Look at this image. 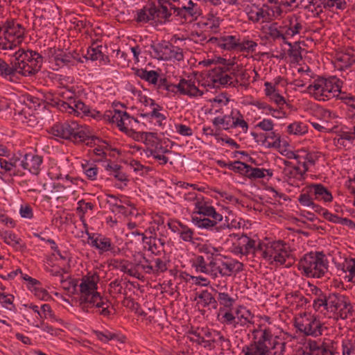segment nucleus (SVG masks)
Masks as SVG:
<instances>
[{"mask_svg": "<svg viewBox=\"0 0 355 355\" xmlns=\"http://www.w3.org/2000/svg\"><path fill=\"white\" fill-rule=\"evenodd\" d=\"M48 132L57 141L63 139L75 145L82 144L83 139L87 137L84 125H80L76 121L56 122L49 128Z\"/></svg>", "mask_w": 355, "mask_h": 355, "instance_id": "f257e3e1", "label": "nucleus"}, {"mask_svg": "<svg viewBox=\"0 0 355 355\" xmlns=\"http://www.w3.org/2000/svg\"><path fill=\"white\" fill-rule=\"evenodd\" d=\"M297 268L307 277L320 278L327 272L328 261L322 251L310 252L300 259Z\"/></svg>", "mask_w": 355, "mask_h": 355, "instance_id": "f03ea898", "label": "nucleus"}, {"mask_svg": "<svg viewBox=\"0 0 355 355\" xmlns=\"http://www.w3.org/2000/svg\"><path fill=\"white\" fill-rule=\"evenodd\" d=\"M80 296L79 299L80 306L85 312H89V309L93 307L102 308L99 311V314L103 316H109L110 311L109 310L111 302L106 298H104L97 292V289H93V287L82 282L80 284Z\"/></svg>", "mask_w": 355, "mask_h": 355, "instance_id": "7ed1b4c3", "label": "nucleus"}, {"mask_svg": "<svg viewBox=\"0 0 355 355\" xmlns=\"http://www.w3.org/2000/svg\"><path fill=\"white\" fill-rule=\"evenodd\" d=\"M173 3H180V0H148L146 4L137 11L135 18L137 23H149L151 20L155 19L156 17L159 16L165 17L168 19L171 13L168 9L170 4Z\"/></svg>", "mask_w": 355, "mask_h": 355, "instance_id": "20e7f679", "label": "nucleus"}, {"mask_svg": "<svg viewBox=\"0 0 355 355\" xmlns=\"http://www.w3.org/2000/svg\"><path fill=\"white\" fill-rule=\"evenodd\" d=\"M14 57L17 62L19 74L21 76H33L42 68L43 57L36 51L20 49L15 53Z\"/></svg>", "mask_w": 355, "mask_h": 355, "instance_id": "39448f33", "label": "nucleus"}, {"mask_svg": "<svg viewBox=\"0 0 355 355\" xmlns=\"http://www.w3.org/2000/svg\"><path fill=\"white\" fill-rule=\"evenodd\" d=\"M327 311L334 313L336 319H346L347 316L352 315L353 306L349 297L338 293H329L327 295Z\"/></svg>", "mask_w": 355, "mask_h": 355, "instance_id": "423d86ee", "label": "nucleus"}, {"mask_svg": "<svg viewBox=\"0 0 355 355\" xmlns=\"http://www.w3.org/2000/svg\"><path fill=\"white\" fill-rule=\"evenodd\" d=\"M302 193H308L310 197L314 195L313 200L324 202H331L334 199L331 192L320 183H311L306 185L303 188Z\"/></svg>", "mask_w": 355, "mask_h": 355, "instance_id": "0eeeda50", "label": "nucleus"}, {"mask_svg": "<svg viewBox=\"0 0 355 355\" xmlns=\"http://www.w3.org/2000/svg\"><path fill=\"white\" fill-rule=\"evenodd\" d=\"M168 12L171 13L168 19H164V17L157 16L155 19L151 20L149 23L153 26L162 25L166 23H170L174 20L178 21L180 25L187 24V22L184 21V15L182 11V7L180 6V3L178 5L170 4V8L168 9Z\"/></svg>", "mask_w": 355, "mask_h": 355, "instance_id": "6e6552de", "label": "nucleus"}, {"mask_svg": "<svg viewBox=\"0 0 355 355\" xmlns=\"http://www.w3.org/2000/svg\"><path fill=\"white\" fill-rule=\"evenodd\" d=\"M43 162L42 156L26 153L24 155L23 159L20 161L19 166L28 170L33 175H38L41 171V165Z\"/></svg>", "mask_w": 355, "mask_h": 355, "instance_id": "1a4fd4ad", "label": "nucleus"}, {"mask_svg": "<svg viewBox=\"0 0 355 355\" xmlns=\"http://www.w3.org/2000/svg\"><path fill=\"white\" fill-rule=\"evenodd\" d=\"M2 28L1 36L10 42V37L24 38L25 28L20 24H16L14 19L7 20Z\"/></svg>", "mask_w": 355, "mask_h": 355, "instance_id": "9d476101", "label": "nucleus"}, {"mask_svg": "<svg viewBox=\"0 0 355 355\" xmlns=\"http://www.w3.org/2000/svg\"><path fill=\"white\" fill-rule=\"evenodd\" d=\"M191 223L199 229H205L210 231H216L220 232L225 228H230V225L221 224L216 226V221L211 220L210 218L206 217H200L191 214Z\"/></svg>", "mask_w": 355, "mask_h": 355, "instance_id": "9b49d317", "label": "nucleus"}, {"mask_svg": "<svg viewBox=\"0 0 355 355\" xmlns=\"http://www.w3.org/2000/svg\"><path fill=\"white\" fill-rule=\"evenodd\" d=\"M218 291L214 288H211V291L206 289L197 292L195 300L198 298L200 301L197 302L196 305L201 304L204 308L211 306L213 309H217L218 304L215 297Z\"/></svg>", "mask_w": 355, "mask_h": 355, "instance_id": "f8f14e48", "label": "nucleus"}, {"mask_svg": "<svg viewBox=\"0 0 355 355\" xmlns=\"http://www.w3.org/2000/svg\"><path fill=\"white\" fill-rule=\"evenodd\" d=\"M49 55H51V62L53 61L55 65L61 68L63 67H72L73 61L71 60V55L69 52L67 53L61 49H49Z\"/></svg>", "mask_w": 355, "mask_h": 355, "instance_id": "ddd939ff", "label": "nucleus"}, {"mask_svg": "<svg viewBox=\"0 0 355 355\" xmlns=\"http://www.w3.org/2000/svg\"><path fill=\"white\" fill-rule=\"evenodd\" d=\"M340 69L350 67L355 63V50L347 48L345 51L337 52L334 57Z\"/></svg>", "mask_w": 355, "mask_h": 355, "instance_id": "4468645a", "label": "nucleus"}, {"mask_svg": "<svg viewBox=\"0 0 355 355\" xmlns=\"http://www.w3.org/2000/svg\"><path fill=\"white\" fill-rule=\"evenodd\" d=\"M17 73H19V70L15 58L8 64L0 58V76L14 82V78Z\"/></svg>", "mask_w": 355, "mask_h": 355, "instance_id": "2eb2a0df", "label": "nucleus"}, {"mask_svg": "<svg viewBox=\"0 0 355 355\" xmlns=\"http://www.w3.org/2000/svg\"><path fill=\"white\" fill-rule=\"evenodd\" d=\"M318 83L321 85L320 90H337L339 94L341 93L343 81L336 76H329L327 78L323 76H318Z\"/></svg>", "mask_w": 355, "mask_h": 355, "instance_id": "dca6fc26", "label": "nucleus"}, {"mask_svg": "<svg viewBox=\"0 0 355 355\" xmlns=\"http://www.w3.org/2000/svg\"><path fill=\"white\" fill-rule=\"evenodd\" d=\"M219 47L229 51L238 50L240 52H244L247 49L243 44H240L239 39L236 38L235 35L223 36Z\"/></svg>", "mask_w": 355, "mask_h": 355, "instance_id": "f3484780", "label": "nucleus"}, {"mask_svg": "<svg viewBox=\"0 0 355 355\" xmlns=\"http://www.w3.org/2000/svg\"><path fill=\"white\" fill-rule=\"evenodd\" d=\"M73 112L72 114L79 116L83 114L87 116H91L93 119H98L101 116L99 111L93 110H91L89 107L85 105L81 100L78 99L72 105Z\"/></svg>", "mask_w": 355, "mask_h": 355, "instance_id": "a211bd4d", "label": "nucleus"}, {"mask_svg": "<svg viewBox=\"0 0 355 355\" xmlns=\"http://www.w3.org/2000/svg\"><path fill=\"white\" fill-rule=\"evenodd\" d=\"M280 28L285 30V34H286V35L293 37L300 33V31L302 29V25L299 17L293 15L292 17H288L285 21V26Z\"/></svg>", "mask_w": 355, "mask_h": 355, "instance_id": "6ab92c4d", "label": "nucleus"}, {"mask_svg": "<svg viewBox=\"0 0 355 355\" xmlns=\"http://www.w3.org/2000/svg\"><path fill=\"white\" fill-rule=\"evenodd\" d=\"M136 76L139 77L141 79L147 81L148 83L156 85L158 83L159 73L155 70L148 71L146 69H139L136 67L132 68Z\"/></svg>", "mask_w": 355, "mask_h": 355, "instance_id": "aec40b11", "label": "nucleus"}, {"mask_svg": "<svg viewBox=\"0 0 355 355\" xmlns=\"http://www.w3.org/2000/svg\"><path fill=\"white\" fill-rule=\"evenodd\" d=\"M304 322H306V336L316 337L322 335V324L315 316L309 315V318L304 319Z\"/></svg>", "mask_w": 355, "mask_h": 355, "instance_id": "412c9836", "label": "nucleus"}, {"mask_svg": "<svg viewBox=\"0 0 355 355\" xmlns=\"http://www.w3.org/2000/svg\"><path fill=\"white\" fill-rule=\"evenodd\" d=\"M21 154L18 152L16 154H14L7 161L3 158H0V167L1 169L4 170V172L0 171V178L1 175L5 173L9 172L11 173L14 168H15L21 161Z\"/></svg>", "mask_w": 355, "mask_h": 355, "instance_id": "4be33fe9", "label": "nucleus"}, {"mask_svg": "<svg viewBox=\"0 0 355 355\" xmlns=\"http://www.w3.org/2000/svg\"><path fill=\"white\" fill-rule=\"evenodd\" d=\"M110 265L113 268L119 269L121 272L127 273L129 276L140 279V273L137 270L128 269V266L132 264L129 261L125 259H112Z\"/></svg>", "mask_w": 355, "mask_h": 355, "instance_id": "5701e85b", "label": "nucleus"}, {"mask_svg": "<svg viewBox=\"0 0 355 355\" xmlns=\"http://www.w3.org/2000/svg\"><path fill=\"white\" fill-rule=\"evenodd\" d=\"M178 91L181 94L196 97L194 93L198 91V87L195 85L194 81L181 78L178 84Z\"/></svg>", "mask_w": 355, "mask_h": 355, "instance_id": "b1692460", "label": "nucleus"}, {"mask_svg": "<svg viewBox=\"0 0 355 355\" xmlns=\"http://www.w3.org/2000/svg\"><path fill=\"white\" fill-rule=\"evenodd\" d=\"M242 353L244 355H270V350L269 347H263L252 341L243 347Z\"/></svg>", "mask_w": 355, "mask_h": 355, "instance_id": "393cba45", "label": "nucleus"}, {"mask_svg": "<svg viewBox=\"0 0 355 355\" xmlns=\"http://www.w3.org/2000/svg\"><path fill=\"white\" fill-rule=\"evenodd\" d=\"M222 266H225V270H223L220 267H217L218 272L221 276H230L234 271L239 273L243 270V263L237 260L230 263L222 261Z\"/></svg>", "mask_w": 355, "mask_h": 355, "instance_id": "a878e982", "label": "nucleus"}, {"mask_svg": "<svg viewBox=\"0 0 355 355\" xmlns=\"http://www.w3.org/2000/svg\"><path fill=\"white\" fill-rule=\"evenodd\" d=\"M298 202L304 208L311 207L312 209L319 214H322L326 209L314 202L313 198L310 197L308 193H301L298 197Z\"/></svg>", "mask_w": 355, "mask_h": 355, "instance_id": "bb28decb", "label": "nucleus"}, {"mask_svg": "<svg viewBox=\"0 0 355 355\" xmlns=\"http://www.w3.org/2000/svg\"><path fill=\"white\" fill-rule=\"evenodd\" d=\"M236 322L241 327L245 326L247 323H252L250 321L253 318L254 315L252 312L243 306H239L235 311Z\"/></svg>", "mask_w": 355, "mask_h": 355, "instance_id": "cd10ccee", "label": "nucleus"}, {"mask_svg": "<svg viewBox=\"0 0 355 355\" xmlns=\"http://www.w3.org/2000/svg\"><path fill=\"white\" fill-rule=\"evenodd\" d=\"M202 332L204 336V340H200L202 343V346L209 349L215 348V343H218V340L215 338L217 336L215 334V331H212L208 328H202Z\"/></svg>", "mask_w": 355, "mask_h": 355, "instance_id": "c85d7f7f", "label": "nucleus"}, {"mask_svg": "<svg viewBox=\"0 0 355 355\" xmlns=\"http://www.w3.org/2000/svg\"><path fill=\"white\" fill-rule=\"evenodd\" d=\"M154 261L155 263V266L152 265H146L143 267V270L146 273L158 275L159 274L167 270L168 268L165 261H162L159 258L155 259Z\"/></svg>", "mask_w": 355, "mask_h": 355, "instance_id": "c756f323", "label": "nucleus"}, {"mask_svg": "<svg viewBox=\"0 0 355 355\" xmlns=\"http://www.w3.org/2000/svg\"><path fill=\"white\" fill-rule=\"evenodd\" d=\"M314 289L315 290L314 294L318 295V297L313 300V309L315 311L320 312L327 311V295L324 294L323 292L318 287L315 286Z\"/></svg>", "mask_w": 355, "mask_h": 355, "instance_id": "7c9ffc66", "label": "nucleus"}, {"mask_svg": "<svg viewBox=\"0 0 355 355\" xmlns=\"http://www.w3.org/2000/svg\"><path fill=\"white\" fill-rule=\"evenodd\" d=\"M338 343L329 340L327 342L324 341L320 346V350L316 355H338L337 352Z\"/></svg>", "mask_w": 355, "mask_h": 355, "instance_id": "2f4dec72", "label": "nucleus"}, {"mask_svg": "<svg viewBox=\"0 0 355 355\" xmlns=\"http://www.w3.org/2000/svg\"><path fill=\"white\" fill-rule=\"evenodd\" d=\"M107 164L105 166V169L107 171H112L113 176L120 182H128L129 180L125 173L121 171L122 166L119 164H113L112 162L109 159Z\"/></svg>", "mask_w": 355, "mask_h": 355, "instance_id": "473e14b6", "label": "nucleus"}, {"mask_svg": "<svg viewBox=\"0 0 355 355\" xmlns=\"http://www.w3.org/2000/svg\"><path fill=\"white\" fill-rule=\"evenodd\" d=\"M231 74L235 78H239L241 80V83H240L241 87H243L245 88L248 87L250 76L245 69H242L241 65H236L235 69H233L231 71Z\"/></svg>", "mask_w": 355, "mask_h": 355, "instance_id": "72a5a7b5", "label": "nucleus"}, {"mask_svg": "<svg viewBox=\"0 0 355 355\" xmlns=\"http://www.w3.org/2000/svg\"><path fill=\"white\" fill-rule=\"evenodd\" d=\"M173 58L178 61L183 60L184 54L180 47L174 46V47L168 49L166 52L162 53L161 57V60H169Z\"/></svg>", "mask_w": 355, "mask_h": 355, "instance_id": "f704fd0d", "label": "nucleus"}, {"mask_svg": "<svg viewBox=\"0 0 355 355\" xmlns=\"http://www.w3.org/2000/svg\"><path fill=\"white\" fill-rule=\"evenodd\" d=\"M284 44H287L290 49L288 50V55L293 58V61L299 62L302 60L301 53L302 48L300 46V42H296L293 44L291 42L284 41Z\"/></svg>", "mask_w": 355, "mask_h": 355, "instance_id": "c9c22d12", "label": "nucleus"}, {"mask_svg": "<svg viewBox=\"0 0 355 355\" xmlns=\"http://www.w3.org/2000/svg\"><path fill=\"white\" fill-rule=\"evenodd\" d=\"M175 223H176L179 228V232H178L180 234V237L186 242H191L193 240V236L194 234V232L193 230H191L190 227H189L187 225L183 224L180 221L174 220Z\"/></svg>", "mask_w": 355, "mask_h": 355, "instance_id": "e433bc0d", "label": "nucleus"}, {"mask_svg": "<svg viewBox=\"0 0 355 355\" xmlns=\"http://www.w3.org/2000/svg\"><path fill=\"white\" fill-rule=\"evenodd\" d=\"M128 132H132V137L135 141H144L146 144H149L150 142V137H154L157 139V133L153 132H136L132 129L129 130Z\"/></svg>", "mask_w": 355, "mask_h": 355, "instance_id": "4c0bfd02", "label": "nucleus"}, {"mask_svg": "<svg viewBox=\"0 0 355 355\" xmlns=\"http://www.w3.org/2000/svg\"><path fill=\"white\" fill-rule=\"evenodd\" d=\"M257 11L253 10L251 8H246V13L248 19L253 22H258L261 19H266L269 15L268 12L265 11L263 8H259L257 6Z\"/></svg>", "mask_w": 355, "mask_h": 355, "instance_id": "58836bf2", "label": "nucleus"}, {"mask_svg": "<svg viewBox=\"0 0 355 355\" xmlns=\"http://www.w3.org/2000/svg\"><path fill=\"white\" fill-rule=\"evenodd\" d=\"M281 26H279L277 23L274 22L270 24V26L268 27V35L271 37H272L274 40L282 38L283 41H287L285 34V30L284 28H281Z\"/></svg>", "mask_w": 355, "mask_h": 355, "instance_id": "ea45409f", "label": "nucleus"}, {"mask_svg": "<svg viewBox=\"0 0 355 355\" xmlns=\"http://www.w3.org/2000/svg\"><path fill=\"white\" fill-rule=\"evenodd\" d=\"M287 132L290 135H302L308 132V127L302 122H294L288 125Z\"/></svg>", "mask_w": 355, "mask_h": 355, "instance_id": "a19ab883", "label": "nucleus"}, {"mask_svg": "<svg viewBox=\"0 0 355 355\" xmlns=\"http://www.w3.org/2000/svg\"><path fill=\"white\" fill-rule=\"evenodd\" d=\"M72 189H73L71 185H63L60 183H54L53 189L49 194L53 197L58 196L57 200H59L62 198L60 196L71 191Z\"/></svg>", "mask_w": 355, "mask_h": 355, "instance_id": "79ce46f5", "label": "nucleus"}, {"mask_svg": "<svg viewBox=\"0 0 355 355\" xmlns=\"http://www.w3.org/2000/svg\"><path fill=\"white\" fill-rule=\"evenodd\" d=\"M171 47H174V45L171 42L165 40H162L157 45H155L154 42L150 44V48L156 53L157 58L159 60H161L162 53L166 52L167 50L171 49Z\"/></svg>", "mask_w": 355, "mask_h": 355, "instance_id": "37998d69", "label": "nucleus"}, {"mask_svg": "<svg viewBox=\"0 0 355 355\" xmlns=\"http://www.w3.org/2000/svg\"><path fill=\"white\" fill-rule=\"evenodd\" d=\"M182 9L184 15V21L187 24L192 23L197 20L198 17L202 15V10H196L186 6H182Z\"/></svg>", "mask_w": 355, "mask_h": 355, "instance_id": "c03bdc74", "label": "nucleus"}, {"mask_svg": "<svg viewBox=\"0 0 355 355\" xmlns=\"http://www.w3.org/2000/svg\"><path fill=\"white\" fill-rule=\"evenodd\" d=\"M82 203H85V200L83 199H81L78 202V207L76 208V211L77 213L81 214L80 216V219L83 222L85 230H88V225L85 218V214H86L87 209L92 210L94 206L92 202H88L87 204H86V207H82Z\"/></svg>", "mask_w": 355, "mask_h": 355, "instance_id": "a18cd8bd", "label": "nucleus"}, {"mask_svg": "<svg viewBox=\"0 0 355 355\" xmlns=\"http://www.w3.org/2000/svg\"><path fill=\"white\" fill-rule=\"evenodd\" d=\"M213 206H207V203L201 204L200 202H195V209L192 214L196 216V214L202 215L205 217H209L211 211H213Z\"/></svg>", "mask_w": 355, "mask_h": 355, "instance_id": "49530a36", "label": "nucleus"}, {"mask_svg": "<svg viewBox=\"0 0 355 355\" xmlns=\"http://www.w3.org/2000/svg\"><path fill=\"white\" fill-rule=\"evenodd\" d=\"M286 245L287 244L284 241L278 240L268 243L266 244L265 248L268 249L272 257L279 252H282V249H284V247H286Z\"/></svg>", "mask_w": 355, "mask_h": 355, "instance_id": "de8ad7c7", "label": "nucleus"}, {"mask_svg": "<svg viewBox=\"0 0 355 355\" xmlns=\"http://www.w3.org/2000/svg\"><path fill=\"white\" fill-rule=\"evenodd\" d=\"M324 8H330L334 6L338 10H345L347 8L345 0H319Z\"/></svg>", "mask_w": 355, "mask_h": 355, "instance_id": "09e8293b", "label": "nucleus"}, {"mask_svg": "<svg viewBox=\"0 0 355 355\" xmlns=\"http://www.w3.org/2000/svg\"><path fill=\"white\" fill-rule=\"evenodd\" d=\"M231 237H237L239 240L244 239L245 244V254H248L250 250H254L256 242L254 239L249 238L245 234H242L241 236L236 234L230 235Z\"/></svg>", "mask_w": 355, "mask_h": 355, "instance_id": "8fccbe9b", "label": "nucleus"}, {"mask_svg": "<svg viewBox=\"0 0 355 355\" xmlns=\"http://www.w3.org/2000/svg\"><path fill=\"white\" fill-rule=\"evenodd\" d=\"M23 103L28 106L29 108H33L36 110L39 107L43 100L37 97L32 96L31 94H26L23 96Z\"/></svg>", "mask_w": 355, "mask_h": 355, "instance_id": "3c124183", "label": "nucleus"}, {"mask_svg": "<svg viewBox=\"0 0 355 355\" xmlns=\"http://www.w3.org/2000/svg\"><path fill=\"white\" fill-rule=\"evenodd\" d=\"M217 302L225 308L231 309L235 302V300L231 297L227 293H217Z\"/></svg>", "mask_w": 355, "mask_h": 355, "instance_id": "603ef678", "label": "nucleus"}, {"mask_svg": "<svg viewBox=\"0 0 355 355\" xmlns=\"http://www.w3.org/2000/svg\"><path fill=\"white\" fill-rule=\"evenodd\" d=\"M157 89H164L168 92H173L174 94H176L178 91V85H174L172 83H168L166 78H162L159 80L158 79V83L156 85Z\"/></svg>", "mask_w": 355, "mask_h": 355, "instance_id": "864d4df0", "label": "nucleus"}, {"mask_svg": "<svg viewBox=\"0 0 355 355\" xmlns=\"http://www.w3.org/2000/svg\"><path fill=\"white\" fill-rule=\"evenodd\" d=\"M98 251L100 254L108 252L109 250H114L112 248V241L110 238L99 234Z\"/></svg>", "mask_w": 355, "mask_h": 355, "instance_id": "5fc2aeb1", "label": "nucleus"}, {"mask_svg": "<svg viewBox=\"0 0 355 355\" xmlns=\"http://www.w3.org/2000/svg\"><path fill=\"white\" fill-rule=\"evenodd\" d=\"M237 117L234 116V119L232 120L231 126L232 128H235L236 127H241L244 132H246L248 129V123L243 119V114L240 112V111L236 110Z\"/></svg>", "mask_w": 355, "mask_h": 355, "instance_id": "6e6d98bb", "label": "nucleus"}, {"mask_svg": "<svg viewBox=\"0 0 355 355\" xmlns=\"http://www.w3.org/2000/svg\"><path fill=\"white\" fill-rule=\"evenodd\" d=\"M286 258H293V254L288 252L286 250V248L284 247V249H282V252H279L275 254L272 259H273L275 261L279 263L280 265H284L286 261Z\"/></svg>", "mask_w": 355, "mask_h": 355, "instance_id": "4d7b16f0", "label": "nucleus"}, {"mask_svg": "<svg viewBox=\"0 0 355 355\" xmlns=\"http://www.w3.org/2000/svg\"><path fill=\"white\" fill-rule=\"evenodd\" d=\"M272 336H273L270 328H266L263 331L262 335L259 338V339L258 340H253V342L263 347H268L266 343H270V341H272Z\"/></svg>", "mask_w": 355, "mask_h": 355, "instance_id": "13d9d810", "label": "nucleus"}, {"mask_svg": "<svg viewBox=\"0 0 355 355\" xmlns=\"http://www.w3.org/2000/svg\"><path fill=\"white\" fill-rule=\"evenodd\" d=\"M302 153V157L306 160V162L315 165L316 161L318 159L319 156L317 155V153L315 152H309L305 149H301L298 151Z\"/></svg>", "mask_w": 355, "mask_h": 355, "instance_id": "bf43d9fd", "label": "nucleus"}, {"mask_svg": "<svg viewBox=\"0 0 355 355\" xmlns=\"http://www.w3.org/2000/svg\"><path fill=\"white\" fill-rule=\"evenodd\" d=\"M267 137H268V139H275L273 142H268L266 144V146L267 148H279L281 146V136L279 134H276L275 132H270V133L267 134Z\"/></svg>", "mask_w": 355, "mask_h": 355, "instance_id": "052dcab7", "label": "nucleus"}, {"mask_svg": "<svg viewBox=\"0 0 355 355\" xmlns=\"http://www.w3.org/2000/svg\"><path fill=\"white\" fill-rule=\"evenodd\" d=\"M83 168L84 169V173L89 180H95L96 179L98 167L96 165H83Z\"/></svg>", "mask_w": 355, "mask_h": 355, "instance_id": "680f3d73", "label": "nucleus"}, {"mask_svg": "<svg viewBox=\"0 0 355 355\" xmlns=\"http://www.w3.org/2000/svg\"><path fill=\"white\" fill-rule=\"evenodd\" d=\"M99 281V275L98 272H95L94 274L90 275L88 273L87 275L84 276L82 278V282H85L86 284L91 285L93 287V289L98 288V282Z\"/></svg>", "mask_w": 355, "mask_h": 355, "instance_id": "e2e57ef3", "label": "nucleus"}, {"mask_svg": "<svg viewBox=\"0 0 355 355\" xmlns=\"http://www.w3.org/2000/svg\"><path fill=\"white\" fill-rule=\"evenodd\" d=\"M110 123H116L119 129L126 134L128 133V128L125 126L124 121L119 114H114L110 119Z\"/></svg>", "mask_w": 355, "mask_h": 355, "instance_id": "0e129e2a", "label": "nucleus"}, {"mask_svg": "<svg viewBox=\"0 0 355 355\" xmlns=\"http://www.w3.org/2000/svg\"><path fill=\"white\" fill-rule=\"evenodd\" d=\"M0 236L3 241L9 245H12L17 239V236L15 233L7 230H0Z\"/></svg>", "mask_w": 355, "mask_h": 355, "instance_id": "69168bd1", "label": "nucleus"}, {"mask_svg": "<svg viewBox=\"0 0 355 355\" xmlns=\"http://www.w3.org/2000/svg\"><path fill=\"white\" fill-rule=\"evenodd\" d=\"M101 56H102L101 50L94 49V47L90 46L87 49V52L86 55L83 56V58L86 60H90L92 61L98 60Z\"/></svg>", "mask_w": 355, "mask_h": 355, "instance_id": "338daca9", "label": "nucleus"}, {"mask_svg": "<svg viewBox=\"0 0 355 355\" xmlns=\"http://www.w3.org/2000/svg\"><path fill=\"white\" fill-rule=\"evenodd\" d=\"M320 346L317 341L309 340L307 342L306 349H309V352H304V355H316L317 352L320 350Z\"/></svg>", "mask_w": 355, "mask_h": 355, "instance_id": "774afa93", "label": "nucleus"}]
</instances>
